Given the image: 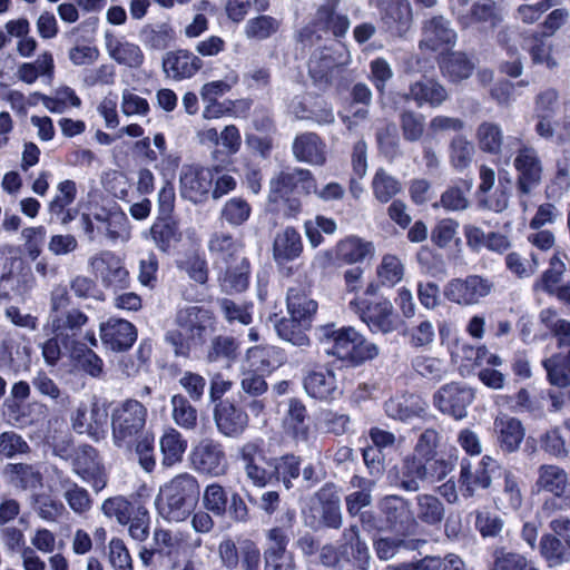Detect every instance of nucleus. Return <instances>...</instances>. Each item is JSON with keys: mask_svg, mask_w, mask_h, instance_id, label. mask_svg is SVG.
<instances>
[{"mask_svg": "<svg viewBox=\"0 0 570 570\" xmlns=\"http://www.w3.org/2000/svg\"><path fill=\"white\" fill-rule=\"evenodd\" d=\"M175 328L166 334L176 355L189 356L206 342L213 330V317L208 309L199 306L180 307L175 316Z\"/></svg>", "mask_w": 570, "mask_h": 570, "instance_id": "f257e3e1", "label": "nucleus"}, {"mask_svg": "<svg viewBox=\"0 0 570 570\" xmlns=\"http://www.w3.org/2000/svg\"><path fill=\"white\" fill-rule=\"evenodd\" d=\"M199 495L195 476L181 473L159 488L155 499L158 514L167 521H184L194 509Z\"/></svg>", "mask_w": 570, "mask_h": 570, "instance_id": "f03ea898", "label": "nucleus"}, {"mask_svg": "<svg viewBox=\"0 0 570 570\" xmlns=\"http://www.w3.org/2000/svg\"><path fill=\"white\" fill-rule=\"evenodd\" d=\"M317 334L320 342L327 346L328 354L351 364L357 365L379 355L377 346L367 342L354 327L324 325Z\"/></svg>", "mask_w": 570, "mask_h": 570, "instance_id": "7ed1b4c3", "label": "nucleus"}, {"mask_svg": "<svg viewBox=\"0 0 570 570\" xmlns=\"http://www.w3.org/2000/svg\"><path fill=\"white\" fill-rule=\"evenodd\" d=\"M147 409L137 400H126L111 412L114 443L121 448L129 445L144 429Z\"/></svg>", "mask_w": 570, "mask_h": 570, "instance_id": "20e7f679", "label": "nucleus"}, {"mask_svg": "<svg viewBox=\"0 0 570 570\" xmlns=\"http://www.w3.org/2000/svg\"><path fill=\"white\" fill-rule=\"evenodd\" d=\"M70 421L77 433L87 434L95 441L102 440L107 434V404L97 396L90 395L72 411Z\"/></svg>", "mask_w": 570, "mask_h": 570, "instance_id": "39448f33", "label": "nucleus"}, {"mask_svg": "<svg viewBox=\"0 0 570 570\" xmlns=\"http://www.w3.org/2000/svg\"><path fill=\"white\" fill-rule=\"evenodd\" d=\"M451 466L444 460L428 458L425 460L414 455L404 460L400 472L401 487L406 491H417L421 483H433L445 478Z\"/></svg>", "mask_w": 570, "mask_h": 570, "instance_id": "423d86ee", "label": "nucleus"}, {"mask_svg": "<svg viewBox=\"0 0 570 570\" xmlns=\"http://www.w3.org/2000/svg\"><path fill=\"white\" fill-rule=\"evenodd\" d=\"M90 273L105 287L121 289L130 283L129 271L122 257L111 250H101L92 255L89 261Z\"/></svg>", "mask_w": 570, "mask_h": 570, "instance_id": "0eeeda50", "label": "nucleus"}, {"mask_svg": "<svg viewBox=\"0 0 570 570\" xmlns=\"http://www.w3.org/2000/svg\"><path fill=\"white\" fill-rule=\"evenodd\" d=\"M493 291V283L480 275H469L449 281L444 288V297L458 305L471 306L479 304Z\"/></svg>", "mask_w": 570, "mask_h": 570, "instance_id": "6e6552de", "label": "nucleus"}, {"mask_svg": "<svg viewBox=\"0 0 570 570\" xmlns=\"http://www.w3.org/2000/svg\"><path fill=\"white\" fill-rule=\"evenodd\" d=\"M156 552L174 570H193L190 550L186 535L181 532L157 529L154 532Z\"/></svg>", "mask_w": 570, "mask_h": 570, "instance_id": "1a4fd4ad", "label": "nucleus"}, {"mask_svg": "<svg viewBox=\"0 0 570 570\" xmlns=\"http://www.w3.org/2000/svg\"><path fill=\"white\" fill-rule=\"evenodd\" d=\"M317 185L312 173L307 169L292 168L282 170L269 183V200L278 202L294 194H316Z\"/></svg>", "mask_w": 570, "mask_h": 570, "instance_id": "9d476101", "label": "nucleus"}, {"mask_svg": "<svg viewBox=\"0 0 570 570\" xmlns=\"http://www.w3.org/2000/svg\"><path fill=\"white\" fill-rule=\"evenodd\" d=\"M347 307L373 332L390 333L395 328L393 305L386 298L368 305L364 297H352L347 301Z\"/></svg>", "mask_w": 570, "mask_h": 570, "instance_id": "9b49d317", "label": "nucleus"}, {"mask_svg": "<svg viewBox=\"0 0 570 570\" xmlns=\"http://www.w3.org/2000/svg\"><path fill=\"white\" fill-rule=\"evenodd\" d=\"M375 248L371 242L364 240L356 236H348L340 240L333 249V254L328 250L320 252L313 261L314 266L325 267L334 258L343 264H357L372 257Z\"/></svg>", "mask_w": 570, "mask_h": 570, "instance_id": "f8f14e48", "label": "nucleus"}, {"mask_svg": "<svg viewBox=\"0 0 570 570\" xmlns=\"http://www.w3.org/2000/svg\"><path fill=\"white\" fill-rule=\"evenodd\" d=\"M214 171L209 168L184 166L179 178V193L193 204L204 203L213 188Z\"/></svg>", "mask_w": 570, "mask_h": 570, "instance_id": "ddd939ff", "label": "nucleus"}, {"mask_svg": "<svg viewBox=\"0 0 570 570\" xmlns=\"http://www.w3.org/2000/svg\"><path fill=\"white\" fill-rule=\"evenodd\" d=\"M497 462L489 455H484L479 464L473 468L468 459L460 463L459 487L463 497L471 498L481 489H488L492 482L491 472Z\"/></svg>", "mask_w": 570, "mask_h": 570, "instance_id": "4468645a", "label": "nucleus"}, {"mask_svg": "<svg viewBox=\"0 0 570 570\" xmlns=\"http://www.w3.org/2000/svg\"><path fill=\"white\" fill-rule=\"evenodd\" d=\"M474 393L471 389L458 383L443 385L433 397L435 407L442 413L461 420L466 416V409L472 403Z\"/></svg>", "mask_w": 570, "mask_h": 570, "instance_id": "2eb2a0df", "label": "nucleus"}, {"mask_svg": "<svg viewBox=\"0 0 570 570\" xmlns=\"http://www.w3.org/2000/svg\"><path fill=\"white\" fill-rule=\"evenodd\" d=\"M193 468L214 476L224 475L227 471V460L222 445L212 440H202L190 452Z\"/></svg>", "mask_w": 570, "mask_h": 570, "instance_id": "dca6fc26", "label": "nucleus"}, {"mask_svg": "<svg viewBox=\"0 0 570 570\" xmlns=\"http://www.w3.org/2000/svg\"><path fill=\"white\" fill-rule=\"evenodd\" d=\"M104 41L108 57L116 63L129 69H139L144 65L145 55L142 49L127 37L106 32Z\"/></svg>", "mask_w": 570, "mask_h": 570, "instance_id": "f3484780", "label": "nucleus"}, {"mask_svg": "<svg viewBox=\"0 0 570 570\" xmlns=\"http://www.w3.org/2000/svg\"><path fill=\"white\" fill-rule=\"evenodd\" d=\"M73 471L95 491H101L107 484L105 468L97 451L90 445L79 446L73 456Z\"/></svg>", "mask_w": 570, "mask_h": 570, "instance_id": "a211bd4d", "label": "nucleus"}, {"mask_svg": "<svg viewBox=\"0 0 570 570\" xmlns=\"http://www.w3.org/2000/svg\"><path fill=\"white\" fill-rule=\"evenodd\" d=\"M240 454L246 475L255 487L264 488L273 482V461L265 458L257 443L248 442L244 444Z\"/></svg>", "mask_w": 570, "mask_h": 570, "instance_id": "6ab92c4d", "label": "nucleus"}, {"mask_svg": "<svg viewBox=\"0 0 570 570\" xmlns=\"http://www.w3.org/2000/svg\"><path fill=\"white\" fill-rule=\"evenodd\" d=\"M513 166L517 171L518 187L523 194L530 193L541 181L543 168L533 148H520L513 160Z\"/></svg>", "mask_w": 570, "mask_h": 570, "instance_id": "aec40b11", "label": "nucleus"}, {"mask_svg": "<svg viewBox=\"0 0 570 570\" xmlns=\"http://www.w3.org/2000/svg\"><path fill=\"white\" fill-rule=\"evenodd\" d=\"M100 337L114 351L129 348L137 338L135 326L121 318H110L100 325Z\"/></svg>", "mask_w": 570, "mask_h": 570, "instance_id": "412c9836", "label": "nucleus"}, {"mask_svg": "<svg viewBox=\"0 0 570 570\" xmlns=\"http://www.w3.org/2000/svg\"><path fill=\"white\" fill-rule=\"evenodd\" d=\"M306 393L316 400L328 401L342 394L336 374L330 368L312 371L304 380Z\"/></svg>", "mask_w": 570, "mask_h": 570, "instance_id": "4be33fe9", "label": "nucleus"}, {"mask_svg": "<svg viewBox=\"0 0 570 570\" xmlns=\"http://www.w3.org/2000/svg\"><path fill=\"white\" fill-rule=\"evenodd\" d=\"M566 271L567 266L560 253H554L550 259L549 268L542 274L541 278L535 282L534 288L543 289L552 295H556L560 301L569 302L570 289L568 286L560 284Z\"/></svg>", "mask_w": 570, "mask_h": 570, "instance_id": "5701e85b", "label": "nucleus"}, {"mask_svg": "<svg viewBox=\"0 0 570 570\" xmlns=\"http://www.w3.org/2000/svg\"><path fill=\"white\" fill-rule=\"evenodd\" d=\"M382 20L386 28L402 36L412 22V9L406 0H381Z\"/></svg>", "mask_w": 570, "mask_h": 570, "instance_id": "b1692460", "label": "nucleus"}, {"mask_svg": "<svg viewBox=\"0 0 570 570\" xmlns=\"http://www.w3.org/2000/svg\"><path fill=\"white\" fill-rule=\"evenodd\" d=\"M215 421L220 433L228 438H236L246 430L248 415L234 404L223 403L215 411Z\"/></svg>", "mask_w": 570, "mask_h": 570, "instance_id": "393cba45", "label": "nucleus"}, {"mask_svg": "<svg viewBox=\"0 0 570 570\" xmlns=\"http://www.w3.org/2000/svg\"><path fill=\"white\" fill-rule=\"evenodd\" d=\"M202 66V60L186 50L168 52L163 63L167 76L176 80L193 77Z\"/></svg>", "mask_w": 570, "mask_h": 570, "instance_id": "a878e982", "label": "nucleus"}, {"mask_svg": "<svg viewBox=\"0 0 570 570\" xmlns=\"http://www.w3.org/2000/svg\"><path fill=\"white\" fill-rule=\"evenodd\" d=\"M386 414L395 420L407 421L426 413L428 404L419 395H400L385 402Z\"/></svg>", "mask_w": 570, "mask_h": 570, "instance_id": "bb28decb", "label": "nucleus"}, {"mask_svg": "<svg viewBox=\"0 0 570 570\" xmlns=\"http://www.w3.org/2000/svg\"><path fill=\"white\" fill-rule=\"evenodd\" d=\"M494 431L500 448L505 452L517 451L524 438V429L521 422L507 414L499 415L495 419Z\"/></svg>", "mask_w": 570, "mask_h": 570, "instance_id": "cd10ccee", "label": "nucleus"}, {"mask_svg": "<svg viewBox=\"0 0 570 570\" xmlns=\"http://www.w3.org/2000/svg\"><path fill=\"white\" fill-rule=\"evenodd\" d=\"M455 38L456 33L449 27V21L443 17H434L424 26L421 47L435 51L442 49L444 46H452Z\"/></svg>", "mask_w": 570, "mask_h": 570, "instance_id": "c85d7f7f", "label": "nucleus"}, {"mask_svg": "<svg viewBox=\"0 0 570 570\" xmlns=\"http://www.w3.org/2000/svg\"><path fill=\"white\" fill-rule=\"evenodd\" d=\"M207 247L215 259L222 261L225 264L243 258L240 255L242 244L226 230L213 232L209 236Z\"/></svg>", "mask_w": 570, "mask_h": 570, "instance_id": "c756f323", "label": "nucleus"}, {"mask_svg": "<svg viewBox=\"0 0 570 570\" xmlns=\"http://www.w3.org/2000/svg\"><path fill=\"white\" fill-rule=\"evenodd\" d=\"M303 250L301 234L293 227L278 232L273 244V255L276 262L284 263L297 258Z\"/></svg>", "mask_w": 570, "mask_h": 570, "instance_id": "7c9ffc66", "label": "nucleus"}, {"mask_svg": "<svg viewBox=\"0 0 570 570\" xmlns=\"http://www.w3.org/2000/svg\"><path fill=\"white\" fill-rule=\"evenodd\" d=\"M159 448L161 464L170 468L183 461L187 450V440L176 429L168 428L159 439Z\"/></svg>", "mask_w": 570, "mask_h": 570, "instance_id": "2f4dec72", "label": "nucleus"}, {"mask_svg": "<svg viewBox=\"0 0 570 570\" xmlns=\"http://www.w3.org/2000/svg\"><path fill=\"white\" fill-rule=\"evenodd\" d=\"M317 303L308 294L298 288H289L287 293V311L291 317L309 325L317 312Z\"/></svg>", "mask_w": 570, "mask_h": 570, "instance_id": "473e14b6", "label": "nucleus"}, {"mask_svg": "<svg viewBox=\"0 0 570 570\" xmlns=\"http://www.w3.org/2000/svg\"><path fill=\"white\" fill-rule=\"evenodd\" d=\"M293 153L299 161L322 165L325 161L324 145L314 134L298 136L293 144Z\"/></svg>", "mask_w": 570, "mask_h": 570, "instance_id": "72a5a7b5", "label": "nucleus"}, {"mask_svg": "<svg viewBox=\"0 0 570 570\" xmlns=\"http://www.w3.org/2000/svg\"><path fill=\"white\" fill-rule=\"evenodd\" d=\"M452 10L456 14L458 22L463 28H469L474 23L481 22L490 23V26L494 27L502 19L494 2L491 0H483L474 3L469 14H463L460 11H455L454 8H452Z\"/></svg>", "mask_w": 570, "mask_h": 570, "instance_id": "f704fd0d", "label": "nucleus"}, {"mask_svg": "<svg viewBox=\"0 0 570 570\" xmlns=\"http://www.w3.org/2000/svg\"><path fill=\"white\" fill-rule=\"evenodd\" d=\"M282 352L274 346H255L247 351L248 366L254 372L269 373L283 363Z\"/></svg>", "mask_w": 570, "mask_h": 570, "instance_id": "c9c22d12", "label": "nucleus"}, {"mask_svg": "<svg viewBox=\"0 0 570 570\" xmlns=\"http://www.w3.org/2000/svg\"><path fill=\"white\" fill-rule=\"evenodd\" d=\"M271 321L274 324L277 335L282 340L298 347H304L309 344V338L305 333L309 325L299 323L293 317H282L278 320L276 315L271 317Z\"/></svg>", "mask_w": 570, "mask_h": 570, "instance_id": "e433bc0d", "label": "nucleus"}, {"mask_svg": "<svg viewBox=\"0 0 570 570\" xmlns=\"http://www.w3.org/2000/svg\"><path fill=\"white\" fill-rule=\"evenodd\" d=\"M409 97L413 99L417 106L428 104L432 107L441 105L448 97L445 89L433 80L417 81L410 88Z\"/></svg>", "mask_w": 570, "mask_h": 570, "instance_id": "4c0bfd02", "label": "nucleus"}, {"mask_svg": "<svg viewBox=\"0 0 570 570\" xmlns=\"http://www.w3.org/2000/svg\"><path fill=\"white\" fill-rule=\"evenodd\" d=\"M306 407L296 400L291 399L288 402V410L284 417V428L296 439L306 441L308 438V426L305 423Z\"/></svg>", "mask_w": 570, "mask_h": 570, "instance_id": "58836bf2", "label": "nucleus"}, {"mask_svg": "<svg viewBox=\"0 0 570 570\" xmlns=\"http://www.w3.org/2000/svg\"><path fill=\"white\" fill-rule=\"evenodd\" d=\"M106 236L112 243H127L130 239V224L126 214L116 203L111 204L109 220L104 224Z\"/></svg>", "mask_w": 570, "mask_h": 570, "instance_id": "ea45409f", "label": "nucleus"}, {"mask_svg": "<svg viewBox=\"0 0 570 570\" xmlns=\"http://www.w3.org/2000/svg\"><path fill=\"white\" fill-rule=\"evenodd\" d=\"M320 508H315L321 513L323 522L330 528H338L342 523L340 500L331 489H322L317 493Z\"/></svg>", "mask_w": 570, "mask_h": 570, "instance_id": "a19ab883", "label": "nucleus"}, {"mask_svg": "<svg viewBox=\"0 0 570 570\" xmlns=\"http://www.w3.org/2000/svg\"><path fill=\"white\" fill-rule=\"evenodd\" d=\"M415 513L421 522L436 525L444 518V507L438 498L430 494H421L416 498Z\"/></svg>", "mask_w": 570, "mask_h": 570, "instance_id": "79ce46f5", "label": "nucleus"}, {"mask_svg": "<svg viewBox=\"0 0 570 570\" xmlns=\"http://www.w3.org/2000/svg\"><path fill=\"white\" fill-rule=\"evenodd\" d=\"M474 65L461 52H453L442 61L443 75L452 82L466 79L472 73Z\"/></svg>", "mask_w": 570, "mask_h": 570, "instance_id": "37998d69", "label": "nucleus"}, {"mask_svg": "<svg viewBox=\"0 0 570 570\" xmlns=\"http://www.w3.org/2000/svg\"><path fill=\"white\" fill-rule=\"evenodd\" d=\"M376 276L381 285L394 286L404 276V265L396 255L386 254L376 266Z\"/></svg>", "mask_w": 570, "mask_h": 570, "instance_id": "c03bdc74", "label": "nucleus"}, {"mask_svg": "<svg viewBox=\"0 0 570 570\" xmlns=\"http://www.w3.org/2000/svg\"><path fill=\"white\" fill-rule=\"evenodd\" d=\"M557 102V94L553 90H549L543 92L538 97L537 100V112H538V125L537 132L544 138L551 137L553 135V127L550 120V111H553L554 105Z\"/></svg>", "mask_w": 570, "mask_h": 570, "instance_id": "a18cd8bd", "label": "nucleus"}, {"mask_svg": "<svg viewBox=\"0 0 570 570\" xmlns=\"http://www.w3.org/2000/svg\"><path fill=\"white\" fill-rule=\"evenodd\" d=\"M279 20L271 16H258L249 19L244 28L245 36L250 40H265L279 29Z\"/></svg>", "mask_w": 570, "mask_h": 570, "instance_id": "49530a36", "label": "nucleus"}, {"mask_svg": "<svg viewBox=\"0 0 570 570\" xmlns=\"http://www.w3.org/2000/svg\"><path fill=\"white\" fill-rule=\"evenodd\" d=\"M337 229L336 222L332 218L317 215L304 223V232L312 247H317L323 243V234L333 235Z\"/></svg>", "mask_w": 570, "mask_h": 570, "instance_id": "de8ad7c7", "label": "nucleus"}, {"mask_svg": "<svg viewBox=\"0 0 570 570\" xmlns=\"http://www.w3.org/2000/svg\"><path fill=\"white\" fill-rule=\"evenodd\" d=\"M235 268L228 266L224 277L222 278V287L227 292H242L248 284V262L243 257L233 261Z\"/></svg>", "mask_w": 570, "mask_h": 570, "instance_id": "09e8293b", "label": "nucleus"}, {"mask_svg": "<svg viewBox=\"0 0 570 570\" xmlns=\"http://www.w3.org/2000/svg\"><path fill=\"white\" fill-rule=\"evenodd\" d=\"M4 473L17 488L36 489L41 483L40 474L27 464H8Z\"/></svg>", "mask_w": 570, "mask_h": 570, "instance_id": "8fccbe9b", "label": "nucleus"}, {"mask_svg": "<svg viewBox=\"0 0 570 570\" xmlns=\"http://www.w3.org/2000/svg\"><path fill=\"white\" fill-rule=\"evenodd\" d=\"M372 189L375 198L381 203H387L401 189V183L383 169H379L372 180Z\"/></svg>", "mask_w": 570, "mask_h": 570, "instance_id": "3c124183", "label": "nucleus"}, {"mask_svg": "<svg viewBox=\"0 0 570 570\" xmlns=\"http://www.w3.org/2000/svg\"><path fill=\"white\" fill-rule=\"evenodd\" d=\"M173 405V420L177 425L185 430H193L197 424V410L189 403V401L176 394L171 397Z\"/></svg>", "mask_w": 570, "mask_h": 570, "instance_id": "603ef678", "label": "nucleus"}, {"mask_svg": "<svg viewBox=\"0 0 570 570\" xmlns=\"http://www.w3.org/2000/svg\"><path fill=\"white\" fill-rule=\"evenodd\" d=\"M102 513L108 518H115L120 524H128L136 513V507L125 497L109 498L102 502Z\"/></svg>", "mask_w": 570, "mask_h": 570, "instance_id": "864d4df0", "label": "nucleus"}, {"mask_svg": "<svg viewBox=\"0 0 570 570\" xmlns=\"http://www.w3.org/2000/svg\"><path fill=\"white\" fill-rule=\"evenodd\" d=\"M550 383L558 387L569 385L570 355L552 356L543 362Z\"/></svg>", "mask_w": 570, "mask_h": 570, "instance_id": "5fc2aeb1", "label": "nucleus"}, {"mask_svg": "<svg viewBox=\"0 0 570 570\" xmlns=\"http://www.w3.org/2000/svg\"><path fill=\"white\" fill-rule=\"evenodd\" d=\"M449 351L453 363L459 365L461 373L475 367V357L479 353L484 354L482 348L474 347L463 341H455L449 346Z\"/></svg>", "mask_w": 570, "mask_h": 570, "instance_id": "6e6d98bb", "label": "nucleus"}, {"mask_svg": "<svg viewBox=\"0 0 570 570\" xmlns=\"http://www.w3.org/2000/svg\"><path fill=\"white\" fill-rule=\"evenodd\" d=\"M538 484L554 493L556 495L562 494L568 484V475L567 473L554 465L542 466L540 470V476L538 480Z\"/></svg>", "mask_w": 570, "mask_h": 570, "instance_id": "4d7b16f0", "label": "nucleus"}, {"mask_svg": "<svg viewBox=\"0 0 570 570\" xmlns=\"http://www.w3.org/2000/svg\"><path fill=\"white\" fill-rule=\"evenodd\" d=\"M203 504L205 509L217 517L227 513L228 495L218 483L208 484L204 491Z\"/></svg>", "mask_w": 570, "mask_h": 570, "instance_id": "13d9d810", "label": "nucleus"}, {"mask_svg": "<svg viewBox=\"0 0 570 570\" xmlns=\"http://www.w3.org/2000/svg\"><path fill=\"white\" fill-rule=\"evenodd\" d=\"M567 546L561 539L548 534L541 539L540 551L549 567H556L567 560Z\"/></svg>", "mask_w": 570, "mask_h": 570, "instance_id": "bf43d9fd", "label": "nucleus"}, {"mask_svg": "<svg viewBox=\"0 0 570 570\" xmlns=\"http://www.w3.org/2000/svg\"><path fill=\"white\" fill-rule=\"evenodd\" d=\"M498 500L503 510L517 511L521 507L522 493L517 478L511 472L504 473V485Z\"/></svg>", "mask_w": 570, "mask_h": 570, "instance_id": "052dcab7", "label": "nucleus"}, {"mask_svg": "<svg viewBox=\"0 0 570 570\" xmlns=\"http://www.w3.org/2000/svg\"><path fill=\"white\" fill-rule=\"evenodd\" d=\"M250 213V205L245 199L234 197L223 206L222 217L232 226H240L248 220Z\"/></svg>", "mask_w": 570, "mask_h": 570, "instance_id": "680f3d73", "label": "nucleus"}, {"mask_svg": "<svg viewBox=\"0 0 570 570\" xmlns=\"http://www.w3.org/2000/svg\"><path fill=\"white\" fill-rule=\"evenodd\" d=\"M273 475L282 481L286 489L292 487V480L299 475V460L294 455H286L273 461Z\"/></svg>", "mask_w": 570, "mask_h": 570, "instance_id": "e2e57ef3", "label": "nucleus"}, {"mask_svg": "<svg viewBox=\"0 0 570 570\" xmlns=\"http://www.w3.org/2000/svg\"><path fill=\"white\" fill-rule=\"evenodd\" d=\"M479 146L488 153H499L502 145V131L498 125L483 122L476 131Z\"/></svg>", "mask_w": 570, "mask_h": 570, "instance_id": "0e129e2a", "label": "nucleus"}, {"mask_svg": "<svg viewBox=\"0 0 570 570\" xmlns=\"http://www.w3.org/2000/svg\"><path fill=\"white\" fill-rule=\"evenodd\" d=\"M77 194L76 183L72 180H63L57 185V193L48 205L50 214L62 213L70 204L73 203Z\"/></svg>", "mask_w": 570, "mask_h": 570, "instance_id": "69168bd1", "label": "nucleus"}, {"mask_svg": "<svg viewBox=\"0 0 570 570\" xmlns=\"http://www.w3.org/2000/svg\"><path fill=\"white\" fill-rule=\"evenodd\" d=\"M459 223L451 218H444L438 222L432 229L431 239L439 247H446L452 242H459Z\"/></svg>", "mask_w": 570, "mask_h": 570, "instance_id": "338daca9", "label": "nucleus"}, {"mask_svg": "<svg viewBox=\"0 0 570 570\" xmlns=\"http://www.w3.org/2000/svg\"><path fill=\"white\" fill-rule=\"evenodd\" d=\"M108 560L115 570H132V560L124 541L112 538L108 546Z\"/></svg>", "mask_w": 570, "mask_h": 570, "instance_id": "774afa93", "label": "nucleus"}]
</instances>
